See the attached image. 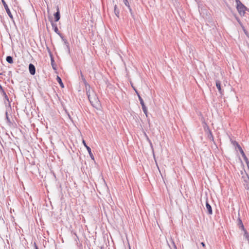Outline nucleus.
Instances as JSON below:
<instances>
[{
    "instance_id": "obj_1",
    "label": "nucleus",
    "mask_w": 249,
    "mask_h": 249,
    "mask_svg": "<svg viewBox=\"0 0 249 249\" xmlns=\"http://www.w3.org/2000/svg\"><path fill=\"white\" fill-rule=\"evenodd\" d=\"M87 94L92 106L97 108L100 106V101L95 93L93 91L90 92L89 89L88 90L87 89Z\"/></svg>"
},
{
    "instance_id": "obj_2",
    "label": "nucleus",
    "mask_w": 249,
    "mask_h": 249,
    "mask_svg": "<svg viewBox=\"0 0 249 249\" xmlns=\"http://www.w3.org/2000/svg\"><path fill=\"white\" fill-rule=\"evenodd\" d=\"M235 1L236 2V8L239 14L241 16H244L246 10H248V8L240 0H235Z\"/></svg>"
},
{
    "instance_id": "obj_3",
    "label": "nucleus",
    "mask_w": 249,
    "mask_h": 249,
    "mask_svg": "<svg viewBox=\"0 0 249 249\" xmlns=\"http://www.w3.org/2000/svg\"><path fill=\"white\" fill-rule=\"evenodd\" d=\"M1 2L4 7V8H5L8 15L9 16V18H11V20H13L14 19L13 16L12 15L11 11L8 7L7 4H6V2L4 0H1Z\"/></svg>"
},
{
    "instance_id": "obj_4",
    "label": "nucleus",
    "mask_w": 249,
    "mask_h": 249,
    "mask_svg": "<svg viewBox=\"0 0 249 249\" xmlns=\"http://www.w3.org/2000/svg\"><path fill=\"white\" fill-rule=\"evenodd\" d=\"M50 21L51 22V24L53 27V29L55 33H56L57 35H58L59 36H61L62 35L60 32L59 31L58 29L57 28V25L56 23H53L52 18H49Z\"/></svg>"
},
{
    "instance_id": "obj_5",
    "label": "nucleus",
    "mask_w": 249,
    "mask_h": 249,
    "mask_svg": "<svg viewBox=\"0 0 249 249\" xmlns=\"http://www.w3.org/2000/svg\"><path fill=\"white\" fill-rule=\"evenodd\" d=\"M82 142H83L84 145L85 146V147L87 149L91 159L92 160H94V157L93 154L91 152V148L89 146H88L87 145L85 141L84 140L82 141Z\"/></svg>"
},
{
    "instance_id": "obj_6",
    "label": "nucleus",
    "mask_w": 249,
    "mask_h": 249,
    "mask_svg": "<svg viewBox=\"0 0 249 249\" xmlns=\"http://www.w3.org/2000/svg\"><path fill=\"white\" fill-rule=\"evenodd\" d=\"M57 11L53 15L54 17V20L55 22H57L60 18V14L58 6L56 7Z\"/></svg>"
},
{
    "instance_id": "obj_7",
    "label": "nucleus",
    "mask_w": 249,
    "mask_h": 249,
    "mask_svg": "<svg viewBox=\"0 0 249 249\" xmlns=\"http://www.w3.org/2000/svg\"><path fill=\"white\" fill-rule=\"evenodd\" d=\"M206 209L207 210V213L208 214H212L213 213V210L211 206L207 200V198H206Z\"/></svg>"
},
{
    "instance_id": "obj_8",
    "label": "nucleus",
    "mask_w": 249,
    "mask_h": 249,
    "mask_svg": "<svg viewBox=\"0 0 249 249\" xmlns=\"http://www.w3.org/2000/svg\"><path fill=\"white\" fill-rule=\"evenodd\" d=\"M29 72L31 75H34L35 74L36 68L33 64L30 63L29 65Z\"/></svg>"
},
{
    "instance_id": "obj_9",
    "label": "nucleus",
    "mask_w": 249,
    "mask_h": 249,
    "mask_svg": "<svg viewBox=\"0 0 249 249\" xmlns=\"http://www.w3.org/2000/svg\"><path fill=\"white\" fill-rule=\"evenodd\" d=\"M50 56L51 57V65L53 67V69L54 70H56V65L55 63V61H54L53 57V54L51 53V52H50Z\"/></svg>"
},
{
    "instance_id": "obj_10",
    "label": "nucleus",
    "mask_w": 249,
    "mask_h": 249,
    "mask_svg": "<svg viewBox=\"0 0 249 249\" xmlns=\"http://www.w3.org/2000/svg\"><path fill=\"white\" fill-rule=\"evenodd\" d=\"M244 178V181L245 183H244V185L245 186V187L246 189L249 190V177L247 175L246 177H243Z\"/></svg>"
},
{
    "instance_id": "obj_11",
    "label": "nucleus",
    "mask_w": 249,
    "mask_h": 249,
    "mask_svg": "<svg viewBox=\"0 0 249 249\" xmlns=\"http://www.w3.org/2000/svg\"><path fill=\"white\" fill-rule=\"evenodd\" d=\"M237 225L238 226L239 228L241 229L244 231H247L245 229L242 220L240 218H238L237 219Z\"/></svg>"
},
{
    "instance_id": "obj_12",
    "label": "nucleus",
    "mask_w": 249,
    "mask_h": 249,
    "mask_svg": "<svg viewBox=\"0 0 249 249\" xmlns=\"http://www.w3.org/2000/svg\"><path fill=\"white\" fill-rule=\"evenodd\" d=\"M59 36L61 37V38L62 39V41L64 42V43L65 44V45L66 46V48H67V50L69 51V52H70V46H69V42L64 38V37L63 36V35H62L61 36Z\"/></svg>"
},
{
    "instance_id": "obj_13",
    "label": "nucleus",
    "mask_w": 249,
    "mask_h": 249,
    "mask_svg": "<svg viewBox=\"0 0 249 249\" xmlns=\"http://www.w3.org/2000/svg\"><path fill=\"white\" fill-rule=\"evenodd\" d=\"M216 86L220 94H222L223 91L221 88V82L219 80L216 81Z\"/></svg>"
},
{
    "instance_id": "obj_14",
    "label": "nucleus",
    "mask_w": 249,
    "mask_h": 249,
    "mask_svg": "<svg viewBox=\"0 0 249 249\" xmlns=\"http://www.w3.org/2000/svg\"><path fill=\"white\" fill-rule=\"evenodd\" d=\"M114 12L115 15L118 18H119V10L118 9L117 5H115L114 6Z\"/></svg>"
},
{
    "instance_id": "obj_15",
    "label": "nucleus",
    "mask_w": 249,
    "mask_h": 249,
    "mask_svg": "<svg viewBox=\"0 0 249 249\" xmlns=\"http://www.w3.org/2000/svg\"><path fill=\"white\" fill-rule=\"evenodd\" d=\"M56 80L58 83L59 84L60 87L62 88L64 87V85L62 82V81L61 79V78L59 76H57Z\"/></svg>"
},
{
    "instance_id": "obj_16",
    "label": "nucleus",
    "mask_w": 249,
    "mask_h": 249,
    "mask_svg": "<svg viewBox=\"0 0 249 249\" xmlns=\"http://www.w3.org/2000/svg\"><path fill=\"white\" fill-rule=\"evenodd\" d=\"M207 130L208 131V137L209 139L210 140H213V134H212V131H211V130L208 127L207 128Z\"/></svg>"
},
{
    "instance_id": "obj_17",
    "label": "nucleus",
    "mask_w": 249,
    "mask_h": 249,
    "mask_svg": "<svg viewBox=\"0 0 249 249\" xmlns=\"http://www.w3.org/2000/svg\"><path fill=\"white\" fill-rule=\"evenodd\" d=\"M6 60L8 63L12 64L13 63V58L11 56H7Z\"/></svg>"
},
{
    "instance_id": "obj_18",
    "label": "nucleus",
    "mask_w": 249,
    "mask_h": 249,
    "mask_svg": "<svg viewBox=\"0 0 249 249\" xmlns=\"http://www.w3.org/2000/svg\"><path fill=\"white\" fill-rule=\"evenodd\" d=\"M138 98H139V100L140 102V104L142 106V107H146L144 104V101H143V99H142V98L141 97V96H140V95H138Z\"/></svg>"
},
{
    "instance_id": "obj_19",
    "label": "nucleus",
    "mask_w": 249,
    "mask_h": 249,
    "mask_svg": "<svg viewBox=\"0 0 249 249\" xmlns=\"http://www.w3.org/2000/svg\"><path fill=\"white\" fill-rule=\"evenodd\" d=\"M234 142L236 143V147H237L238 149L241 154L242 153L244 152V151L243 150L241 146L237 142L234 141Z\"/></svg>"
},
{
    "instance_id": "obj_20",
    "label": "nucleus",
    "mask_w": 249,
    "mask_h": 249,
    "mask_svg": "<svg viewBox=\"0 0 249 249\" xmlns=\"http://www.w3.org/2000/svg\"><path fill=\"white\" fill-rule=\"evenodd\" d=\"M244 235L246 237V238L247 239V240L248 241V242L249 243V234L248 233L247 231H244Z\"/></svg>"
},
{
    "instance_id": "obj_21",
    "label": "nucleus",
    "mask_w": 249,
    "mask_h": 249,
    "mask_svg": "<svg viewBox=\"0 0 249 249\" xmlns=\"http://www.w3.org/2000/svg\"><path fill=\"white\" fill-rule=\"evenodd\" d=\"M5 114H6V119L7 121V123L9 124H12L11 121H10V118H9L8 116V113H7V112H6L5 113Z\"/></svg>"
},
{
    "instance_id": "obj_22",
    "label": "nucleus",
    "mask_w": 249,
    "mask_h": 249,
    "mask_svg": "<svg viewBox=\"0 0 249 249\" xmlns=\"http://www.w3.org/2000/svg\"><path fill=\"white\" fill-rule=\"evenodd\" d=\"M142 110H143L144 113L146 115V116L147 117L148 111H147V109L146 107H142Z\"/></svg>"
},
{
    "instance_id": "obj_23",
    "label": "nucleus",
    "mask_w": 249,
    "mask_h": 249,
    "mask_svg": "<svg viewBox=\"0 0 249 249\" xmlns=\"http://www.w3.org/2000/svg\"><path fill=\"white\" fill-rule=\"evenodd\" d=\"M124 4L128 7V8H129L130 7V5L129 4V3H128V1H127V0H124Z\"/></svg>"
},
{
    "instance_id": "obj_24",
    "label": "nucleus",
    "mask_w": 249,
    "mask_h": 249,
    "mask_svg": "<svg viewBox=\"0 0 249 249\" xmlns=\"http://www.w3.org/2000/svg\"><path fill=\"white\" fill-rule=\"evenodd\" d=\"M0 89L1 91H2L3 94L5 95V97H7V96L6 95V93L4 92V91L0 84Z\"/></svg>"
},
{
    "instance_id": "obj_25",
    "label": "nucleus",
    "mask_w": 249,
    "mask_h": 249,
    "mask_svg": "<svg viewBox=\"0 0 249 249\" xmlns=\"http://www.w3.org/2000/svg\"><path fill=\"white\" fill-rule=\"evenodd\" d=\"M132 88H133V89L135 90V92L136 93V94H137V96H138V95H140V94H139V92H138V90H137V89H136L134 87H133L132 85Z\"/></svg>"
},
{
    "instance_id": "obj_26",
    "label": "nucleus",
    "mask_w": 249,
    "mask_h": 249,
    "mask_svg": "<svg viewBox=\"0 0 249 249\" xmlns=\"http://www.w3.org/2000/svg\"><path fill=\"white\" fill-rule=\"evenodd\" d=\"M129 11H130V12L131 13V15L132 17L133 18H134V15L132 11V9H131V8L130 7L129 8Z\"/></svg>"
},
{
    "instance_id": "obj_27",
    "label": "nucleus",
    "mask_w": 249,
    "mask_h": 249,
    "mask_svg": "<svg viewBox=\"0 0 249 249\" xmlns=\"http://www.w3.org/2000/svg\"><path fill=\"white\" fill-rule=\"evenodd\" d=\"M241 154L242 155V157H243V159L246 157V155H245V154L244 152H243L242 153H241Z\"/></svg>"
},
{
    "instance_id": "obj_28",
    "label": "nucleus",
    "mask_w": 249,
    "mask_h": 249,
    "mask_svg": "<svg viewBox=\"0 0 249 249\" xmlns=\"http://www.w3.org/2000/svg\"><path fill=\"white\" fill-rule=\"evenodd\" d=\"M244 160L245 161L246 163H247L248 161H249L247 157L244 158Z\"/></svg>"
},
{
    "instance_id": "obj_29",
    "label": "nucleus",
    "mask_w": 249,
    "mask_h": 249,
    "mask_svg": "<svg viewBox=\"0 0 249 249\" xmlns=\"http://www.w3.org/2000/svg\"><path fill=\"white\" fill-rule=\"evenodd\" d=\"M201 245L203 247L205 248V244L204 242H201Z\"/></svg>"
},
{
    "instance_id": "obj_30",
    "label": "nucleus",
    "mask_w": 249,
    "mask_h": 249,
    "mask_svg": "<svg viewBox=\"0 0 249 249\" xmlns=\"http://www.w3.org/2000/svg\"><path fill=\"white\" fill-rule=\"evenodd\" d=\"M175 249H177V247L174 242H173Z\"/></svg>"
},
{
    "instance_id": "obj_31",
    "label": "nucleus",
    "mask_w": 249,
    "mask_h": 249,
    "mask_svg": "<svg viewBox=\"0 0 249 249\" xmlns=\"http://www.w3.org/2000/svg\"><path fill=\"white\" fill-rule=\"evenodd\" d=\"M148 141H149V142H150V145L151 147H152V142H150V141L149 140V139L148 138Z\"/></svg>"
},
{
    "instance_id": "obj_32",
    "label": "nucleus",
    "mask_w": 249,
    "mask_h": 249,
    "mask_svg": "<svg viewBox=\"0 0 249 249\" xmlns=\"http://www.w3.org/2000/svg\"><path fill=\"white\" fill-rule=\"evenodd\" d=\"M100 249H105V248L104 246H101Z\"/></svg>"
},
{
    "instance_id": "obj_33",
    "label": "nucleus",
    "mask_w": 249,
    "mask_h": 249,
    "mask_svg": "<svg viewBox=\"0 0 249 249\" xmlns=\"http://www.w3.org/2000/svg\"><path fill=\"white\" fill-rule=\"evenodd\" d=\"M82 79H83L85 82H86V80L85 79V78L83 77V75H82Z\"/></svg>"
},
{
    "instance_id": "obj_34",
    "label": "nucleus",
    "mask_w": 249,
    "mask_h": 249,
    "mask_svg": "<svg viewBox=\"0 0 249 249\" xmlns=\"http://www.w3.org/2000/svg\"><path fill=\"white\" fill-rule=\"evenodd\" d=\"M35 248H36V249H38V247H37V246L35 244Z\"/></svg>"
},
{
    "instance_id": "obj_35",
    "label": "nucleus",
    "mask_w": 249,
    "mask_h": 249,
    "mask_svg": "<svg viewBox=\"0 0 249 249\" xmlns=\"http://www.w3.org/2000/svg\"><path fill=\"white\" fill-rule=\"evenodd\" d=\"M233 144L236 146V143L234 142V141L233 142Z\"/></svg>"
},
{
    "instance_id": "obj_36",
    "label": "nucleus",
    "mask_w": 249,
    "mask_h": 249,
    "mask_svg": "<svg viewBox=\"0 0 249 249\" xmlns=\"http://www.w3.org/2000/svg\"><path fill=\"white\" fill-rule=\"evenodd\" d=\"M247 11L249 12V9H248V10H247Z\"/></svg>"
},
{
    "instance_id": "obj_37",
    "label": "nucleus",
    "mask_w": 249,
    "mask_h": 249,
    "mask_svg": "<svg viewBox=\"0 0 249 249\" xmlns=\"http://www.w3.org/2000/svg\"><path fill=\"white\" fill-rule=\"evenodd\" d=\"M129 249H131L130 248H129Z\"/></svg>"
},
{
    "instance_id": "obj_38",
    "label": "nucleus",
    "mask_w": 249,
    "mask_h": 249,
    "mask_svg": "<svg viewBox=\"0 0 249 249\" xmlns=\"http://www.w3.org/2000/svg\"><path fill=\"white\" fill-rule=\"evenodd\" d=\"M1 74V73H0V75Z\"/></svg>"
}]
</instances>
